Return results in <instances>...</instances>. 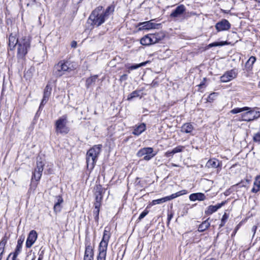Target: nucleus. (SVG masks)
<instances>
[{
  "instance_id": "obj_1",
  "label": "nucleus",
  "mask_w": 260,
  "mask_h": 260,
  "mask_svg": "<svg viewBox=\"0 0 260 260\" xmlns=\"http://www.w3.org/2000/svg\"><path fill=\"white\" fill-rule=\"evenodd\" d=\"M101 145H94L86 153L87 167L91 170L93 169L97 158L101 151Z\"/></svg>"
},
{
  "instance_id": "obj_2",
  "label": "nucleus",
  "mask_w": 260,
  "mask_h": 260,
  "mask_svg": "<svg viewBox=\"0 0 260 260\" xmlns=\"http://www.w3.org/2000/svg\"><path fill=\"white\" fill-rule=\"evenodd\" d=\"M110 236V232L106 228L104 232L102 240L99 244L97 260H106L107 246Z\"/></svg>"
},
{
  "instance_id": "obj_3",
  "label": "nucleus",
  "mask_w": 260,
  "mask_h": 260,
  "mask_svg": "<svg viewBox=\"0 0 260 260\" xmlns=\"http://www.w3.org/2000/svg\"><path fill=\"white\" fill-rule=\"evenodd\" d=\"M105 16L103 11V7H97L91 14L89 16V20L91 21V24L100 26L105 22Z\"/></svg>"
},
{
  "instance_id": "obj_4",
  "label": "nucleus",
  "mask_w": 260,
  "mask_h": 260,
  "mask_svg": "<svg viewBox=\"0 0 260 260\" xmlns=\"http://www.w3.org/2000/svg\"><path fill=\"white\" fill-rule=\"evenodd\" d=\"M30 46L29 37H24L20 39L18 44L17 55L19 58H23L27 53Z\"/></svg>"
},
{
  "instance_id": "obj_5",
  "label": "nucleus",
  "mask_w": 260,
  "mask_h": 260,
  "mask_svg": "<svg viewBox=\"0 0 260 260\" xmlns=\"http://www.w3.org/2000/svg\"><path fill=\"white\" fill-rule=\"evenodd\" d=\"M159 34H150L142 38L140 40V43L143 45H149L155 44L160 41L164 35L162 34L161 36H158Z\"/></svg>"
},
{
  "instance_id": "obj_6",
  "label": "nucleus",
  "mask_w": 260,
  "mask_h": 260,
  "mask_svg": "<svg viewBox=\"0 0 260 260\" xmlns=\"http://www.w3.org/2000/svg\"><path fill=\"white\" fill-rule=\"evenodd\" d=\"M67 120L66 117H62L56 120L55 129L57 133L66 134L69 132V128L67 126Z\"/></svg>"
},
{
  "instance_id": "obj_7",
  "label": "nucleus",
  "mask_w": 260,
  "mask_h": 260,
  "mask_svg": "<svg viewBox=\"0 0 260 260\" xmlns=\"http://www.w3.org/2000/svg\"><path fill=\"white\" fill-rule=\"evenodd\" d=\"M44 163L42 158L41 157H37V167L33 173L32 179H35L36 181H39L40 179L44 169Z\"/></svg>"
},
{
  "instance_id": "obj_8",
  "label": "nucleus",
  "mask_w": 260,
  "mask_h": 260,
  "mask_svg": "<svg viewBox=\"0 0 260 260\" xmlns=\"http://www.w3.org/2000/svg\"><path fill=\"white\" fill-rule=\"evenodd\" d=\"M70 68L67 62L60 61L54 67V73L58 77H60L66 71H69Z\"/></svg>"
},
{
  "instance_id": "obj_9",
  "label": "nucleus",
  "mask_w": 260,
  "mask_h": 260,
  "mask_svg": "<svg viewBox=\"0 0 260 260\" xmlns=\"http://www.w3.org/2000/svg\"><path fill=\"white\" fill-rule=\"evenodd\" d=\"M155 153H153V149L151 147H146L140 150L137 155L138 157L144 156V159L145 160H149L153 156L155 155Z\"/></svg>"
},
{
  "instance_id": "obj_10",
  "label": "nucleus",
  "mask_w": 260,
  "mask_h": 260,
  "mask_svg": "<svg viewBox=\"0 0 260 260\" xmlns=\"http://www.w3.org/2000/svg\"><path fill=\"white\" fill-rule=\"evenodd\" d=\"M184 193H185V190L180 191L175 193H173L170 196H167V197H164V198H162L161 199L153 200L152 201V202L150 204V205L151 206H153L156 204H161V203L166 202L168 201H170L173 199H175V198H176L179 196H180Z\"/></svg>"
},
{
  "instance_id": "obj_11",
  "label": "nucleus",
  "mask_w": 260,
  "mask_h": 260,
  "mask_svg": "<svg viewBox=\"0 0 260 260\" xmlns=\"http://www.w3.org/2000/svg\"><path fill=\"white\" fill-rule=\"evenodd\" d=\"M237 77V73L234 70H231L225 72L220 77L221 82H228Z\"/></svg>"
},
{
  "instance_id": "obj_12",
  "label": "nucleus",
  "mask_w": 260,
  "mask_h": 260,
  "mask_svg": "<svg viewBox=\"0 0 260 260\" xmlns=\"http://www.w3.org/2000/svg\"><path fill=\"white\" fill-rule=\"evenodd\" d=\"M38 237V234L37 232L34 231H31L28 236V237L26 242V246L27 248H30L34 243L36 241Z\"/></svg>"
},
{
  "instance_id": "obj_13",
  "label": "nucleus",
  "mask_w": 260,
  "mask_h": 260,
  "mask_svg": "<svg viewBox=\"0 0 260 260\" xmlns=\"http://www.w3.org/2000/svg\"><path fill=\"white\" fill-rule=\"evenodd\" d=\"M230 27V23L226 19H222L221 21L216 23L215 25L216 29L218 31L228 30Z\"/></svg>"
},
{
  "instance_id": "obj_14",
  "label": "nucleus",
  "mask_w": 260,
  "mask_h": 260,
  "mask_svg": "<svg viewBox=\"0 0 260 260\" xmlns=\"http://www.w3.org/2000/svg\"><path fill=\"white\" fill-rule=\"evenodd\" d=\"M93 257V247L90 245H86L84 260H92Z\"/></svg>"
},
{
  "instance_id": "obj_15",
  "label": "nucleus",
  "mask_w": 260,
  "mask_h": 260,
  "mask_svg": "<svg viewBox=\"0 0 260 260\" xmlns=\"http://www.w3.org/2000/svg\"><path fill=\"white\" fill-rule=\"evenodd\" d=\"M246 112L243 113L241 114L242 120L246 121H250L254 120L256 116L252 115L253 111L250 109L249 110H247Z\"/></svg>"
},
{
  "instance_id": "obj_16",
  "label": "nucleus",
  "mask_w": 260,
  "mask_h": 260,
  "mask_svg": "<svg viewBox=\"0 0 260 260\" xmlns=\"http://www.w3.org/2000/svg\"><path fill=\"white\" fill-rule=\"evenodd\" d=\"M95 202L94 203V206L95 210L94 212L96 216H98L100 211V208L101 205V202L103 199V194L99 195V194H95Z\"/></svg>"
},
{
  "instance_id": "obj_17",
  "label": "nucleus",
  "mask_w": 260,
  "mask_h": 260,
  "mask_svg": "<svg viewBox=\"0 0 260 260\" xmlns=\"http://www.w3.org/2000/svg\"><path fill=\"white\" fill-rule=\"evenodd\" d=\"M19 41L16 38V35L11 34L9 38V47L11 50H13L17 44H18Z\"/></svg>"
},
{
  "instance_id": "obj_18",
  "label": "nucleus",
  "mask_w": 260,
  "mask_h": 260,
  "mask_svg": "<svg viewBox=\"0 0 260 260\" xmlns=\"http://www.w3.org/2000/svg\"><path fill=\"white\" fill-rule=\"evenodd\" d=\"M225 204V202H222V203L215 206H209L208 207L207 210L206 211V214L208 215L212 214L213 212L216 211L218 209L221 208Z\"/></svg>"
},
{
  "instance_id": "obj_19",
  "label": "nucleus",
  "mask_w": 260,
  "mask_h": 260,
  "mask_svg": "<svg viewBox=\"0 0 260 260\" xmlns=\"http://www.w3.org/2000/svg\"><path fill=\"white\" fill-rule=\"evenodd\" d=\"M158 24H154L151 22V21H148L142 23H140L139 26H141L140 29H149L151 28H155V26Z\"/></svg>"
},
{
  "instance_id": "obj_20",
  "label": "nucleus",
  "mask_w": 260,
  "mask_h": 260,
  "mask_svg": "<svg viewBox=\"0 0 260 260\" xmlns=\"http://www.w3.org/2000/svg\"><path fill=\"white\" fill-rule=\"evenodd\" d=\"M51 90V87H50V86L49 84H47L44 89V96L42 101L41 105H43L44 103H46L47 101L48 100L49 97L50 95Z\"/></svg>"
},
{
  "instance_id": "obj_21",
  "label": "nucleus",
  "mask_w": 260,
  "mask_h": 260,
  "mask_svg": "<svg viewBox=\"0 0 260 260\" xmlns=\"http://www.w3.org/2000/svg\"><path fill=\"white\" fill-rule=\"evenodd\" d=\"M8 237L5 235L0 241V260L2 259L3 254L5 251V245L8 240Z\"/></svg>"
},
{
  "instance_id": "obj_22",
  "label": "nucleus",
  "mask_w": 260,
  "mask_h": 260,
  "mask_svg": "<svg viewBox=\"0 0 260 260\" xmlns=\"http://www.w3.org/2000/svg\"><path fill=\"white\" fill-rule=\"evenodd\" d=\"M205 199V196L202 193H192L189 196V199L192 201L196 200L204 201Z\"/></svg>"
},
{
  "instance_id": "obj_23",
  "label": "nucleus",
  "mask_w": 260,
  "mask_h": 260,
  "mask_svg": "<svg viewBox=\"0 0 260 260\" xmlns=\"http://www.w3.org/2000/svg\"><path fill=\"white\" fill-rule=\"evenodd\" d=\"M185 10V8L183 5L179 6L171 13V16L175 17H177L182 14L184 12Z\"/></svg>"
},
{
  "instance_id": "obj_24",
  "label": "nucleus",
  "mask_w": 260,
  "mask_h": 260,
  "mask_svg": "<svg viewBox=\"0 0 260 260\" xmlns=\"http://www.w3.org/2000/svg\"><path fill=\"white\" fill-rule=\"evenodd\" d=\"M219 166L220 162L215 159H209L206 165V167L208 168H216L219 167Z\"/></svg>"
},
{
  "instance_id": "obj_25",
  "label": "nucleus",
  "mask_w": 260,
  "mask_h": 260,
  "mask_svg": "<svg viewBox=\"0 0 260 260\" xmlns=\"http://www.w3.org/2000/svg\"><path fill=\"white\" fill-rule=\"evenodd\" d=\"M146 129V126L144 123H141L135 129L133 134L135 135H139Z\"/></svg>"
},
{
  "instance_id": "obj_26",
  "label": "nucleus",
  "mask_w": 260,
  "mask_h": 260,
  "mask_svg": "<svg viewBox=\"0 0 260 260\" xmlns=\"http://www.w3.org/2000/svg\"><path fill=\"white\" fill-rule=\"evenodd\" d=\"M260 188V175L257 176L254 182V187L252 189L253 192H257Z\"/></svg>"
},
{
  "instance_id": "obj_27",
  "label": "nucleus",
  "mask_w": 260,
  "mask_h": 260,
  "mask_svg": "<svg viewBox=\"0 0 260 260\" xmlns=\"http://www.w3.org/2000/svg\"><path fill=\"white\" fill-rule=\"evenodd\" d=\"M56 198L57 199V202L55 203L54 206V210L56 212H59L60 211V204L63 202V199H62L61 197L59 196Z\"/></svg>"
},
{
  "instance_id": "obj_28",
  "label": "nucleus",
  "mask_w": 260,
  "mask_h": 260,
  "mask_svg": "<svg viewBox=\"0 0 260 260\" xmlns=\"http://www.w3.org/2000/svg\"><path fill=\"white\" fill-rule=\"evenodd\" d=\"M210 226V222L208 221V219L204 221L201 224L198 228V231L199 232H203L207 229Z\"/></svg>"
},
{
  "instance_id": "obj_29",
  "label": "nucleus",
  "mask_w": 260,
  "mask_h": 260,
  "mask_svg": "<svg viewBox=\"0 0 260 260\" xmlns=\"http://www.w3.org/2000/svg\"><path fill=\"white\" fill-rule=\"evenodd\" d=\"M193 129V126L189 123L184 124L181 127V131L184 133H190Z\"/></svg>"
},
{
  "instance_id": "obj_30",
  "label": "nucleus",
  "mask_w": 260,
  "mask_h": 260,
  "mask_svg": "<svg viewBox=\"0 0 260 260\" xmlns=\"http://www.w3.org/2000/svg\"><path fill=\"white\" fill-rule=\"evenodd\" d=\"M251 109L250 108L248 107H245L243 108H236L232 110L230 112L233 114H237L243 111L249 110Z\"/></svg>"
},
{
  "instance_id": "obj_31",
  "label": "nucleus",
  "mask_w": 260,
  "mask_h": 260,
  "mask_svg": "<svg viewBox=\"0 0 260 260\" xmlns=\"http://www.w3.org/2000/svg\"><path fill=\"white\" fill-rule=\"evenodd\" d=\"M98 78V76L95 75L91 76L87 79L86 81V85L87 87H89L92 83H94Z\"/></svg>"
},
{
  "instance_id": "obj_32",
  "label": "nucleus",
  "mask_w": 260,
  "mask_h": 260,
  "mask_svg": "<svg viewBox=\"0 0 260 260\" xmlns=\"http://www.w3.org/2000/svg\"><path fill=\"white\" fill-rule=\"evenodd\" d=\"M95 193L94 194H99V195L103 194L105 190L102 187V185L100 184H96L95 187H94Z\"/></svg>"
},
{
  "instance_id": "obj_33",
  "label": "nucleus",
  "mask_w": 260,
  "mask_h": 260,
  "mask_svg": "<svg viewBox=\"0 0 260 260\" xmlns=\"http://www.w3.org/2000/svg\"><path fill=\"white\" fill-rule=\"evenodd\" d=\"M256 60V58L254 56H251L248 60L246 62V65L248 66L249 68L251 67V66L253 65V64L254 63V62Z\"/></svg>"
},
{
  "instance_id": "obj_34",
  "label": "nucleus",
  "mask_w": 260,
  "mask_h": 260,
  "mask_svg": "<svg viewBox=\"0 0 260 260\" xmlns=\"http://www.w3.org/2000/svg\"><path fill=\"white\" fill-rule=\"evenodd\" d=\"M114 11V7L112 6H109L105 12H104V15L106 18L110 13H112Z\"/></svg>"
},
{
  "instance_id": "obj_35",
  "label": "nucleus",
  "mask_w": 260,
  "mask_h": 260,
  "mask_svg": "<svg viewBox=\"0 0 260 260\" xmlns=\"http://www.w3.org/2000/svg\"><path fill=\"white\" fill-rule=\"evenodd\" d=\"M184 148V147L182 146H177L172 150V153H173V154H175L178 152H182Z\"/></svg>"
},
{
  "instance_id": "obj_36",
  "label": "nucleus",
  "mask_w": 260,
  "mask_h": 260,
  "mask_svg": "<svg viewBox=\"0 0 260 260\" xmlns=\"http://www.w3.org/2000/svg\"><path fill=\"white\" fill-rule=\"evenodd\" d=\"M139 95V91L137 90L134 91L127 98V100H131L134 98L138 97Z\"/></svg>"
},
{
  "instance_id": "obj_37",
  "label": "nucleus",
  "mask_w": 260,
  "mask_h": 260,
  "mask_svg": "<svg viewBox=\"0 0 260 260\" xmlns=\"http://www.w3.org/2000/svg\"><path fill=\"white\" fill-rule=\"evenodd\" d=\"M216 94L217 93L215 92H213L211 93L207 98V101L208 102H213L214 100L215 97L216 96Z\"/></svg>"
},
{
  "instance_id": "obj_38",
  "label": "nucleus",
  "mask_w": 260,
  "mask_h": 260,
  "mask_svg": "<svg viewBox=\"0 0 260 260\" xmlns=\"http://www.w3.org/2000/svg\"><path fill=\"white\" fill-rule=\"evenodd\" d=\"M226 44V42H220V43L214 42V43L210 44L208 45V47L209 48H211V47H216V46H222V45H223Z\"/></svg>"
},
{
  "instance_id": "obj_39",
  "label": "nucleus",
  "mask_w": 260,
  "mask_h": 260,
  "mask_svg": "<svg viewBox=\"0 0 260 260\" xmlns=\"http://www.w3.org/2000/svg\"><path fill=\"white\" fill-rule=\"evenodd\" d=\"M253 141L255 142H260V132L257 133L253 136Z\"/></svg>"
},
{
  "instance_id": "obj_40",
  "label": "nucleus",
  "mask_w": 260,
  "mask_h": 260,
  "mask_svg": "<svg viewBox=\"0 0 260 260\" xmlns=\"http://www.w3.org/2000/svg\"><path fill=\"white\" fill-rule=\"evenodd\" d=\"M228 218V216L227 215V214L226 213H224V214L223 215L222 219H221V223L220 224V227L224 225L225 221V220H226Z\"/></svg>"
},
{
  "instance_id": "obj_41",
  "label": "nucleus",
  "mask_w": 260,
  "mask_h": 260,
  "mask_svg": "<svg viewBox=\"0 0 260 260\" xmlns=\"http://www.w3.org/2000/svg\"><path fill=\"white\" fill-rule=\"evenodd\" d=\"M145 64H146V62H143V63H140L139 64L134 65V66H133L131 67L130 69L131 70L136 69H137L139 67H141L142 66L145 65Z\"/></svg>"
},
{
  "instance_id": "obj_42",
  "label": "nucleus",
  "mask_w": 260,
  "mask_h": 260,
  "mask_svg": "<svg viewBox=\"0 0 260 260\" xmlns=\"http://www.w3.org/2000/svg\"><path fill=\"white\" fill-rule=\"evenodd\" d=\"M148 213V211H143L139 216V219L141 220Z\"/></svg>"
},
{
  "instance_id": "obj_43",
  "label": "nucleus",
  "mask_w": 260,
  "mask_h": 260,
  "mask_svg": "<svg viewBox=\"0 0 260 260\" xmlns=\"http://www.w3.org/2000/svg\"><path fill=\"white\" fill-rule=\"evenodd\" d=\"M174 154H173V153H172V151H167L166 153H165V156H167V157H169L171 155H173Z\"/></svg>"
},
{
  "instance_id": "obj_44",
  "label": "nucleus",
  "mask_w": 260,
  "mask_h": 260,
  "mask_svg": "<svg viewBox=\"0 0 260 260\" xmlns=\"http://www.w3.org/2000/svg\"><path fill=\"white\" fill-rule=\"evenodd\" d=\"M71 46L73 48H75L77 46V42L76 41H72L71 43Z\"/></svg>"
},
{
  "instance_id": "obj_45",
  "label": "nucleus",
  "mask_w": 260,
  "mask_h": 260,
  "mask_svg": "<svg viewBox=\"0 0 260 260\" xmlns=\"http://www.w3.org/2000/svg\"><path fill=\"white\" fill-rule=\"evenodd\" d=\"M19 253V250H16L15 252L13 254V255H16V256H17L18 254Z\"/></svg>"
},
{
  "instance_id": "obj_46",
  "label": "nucleus",
  "mask_w": 260,
  "mask_h": 260,
  "mask_svg": "<svg viewBox=\"0 0 260 260\" xmlns=\"http://www.w3.org/2000/svg\"><path fill=\"white\" fill-rule=\"evenodd\" d=\"M23 239H24V238H23V239L22 240H21V239L18 240V244H21L22 243Z\"/></svg>"
},
{
  "instance_id": "obj_47",
  "label": "nucleus",
  "mask_w": 260,
  "mask_h": 260,
  "mask_svg": "<svg viewBox=\"0 0 260 260\" xmlns=\"http://www.w3.org/2000/svg\"><path fill=\"white\" fill-rule=\"evenodd\" d=\"M173 217L172 214H170L168 216V220L170 221Z\"/></svg>"
},
{
  "instance_id": "obj_48",
  "label": "nucleus",
  "mask_w": 260,
  "mask_h": 260,
  "mask_svg": "<svg viewBox=\"0 0 260 260\" xmlns=\"http://www.w3.org/2000/svg\"><path fill=\"white\" fill-rule=\"evenodd\" d=\"M16 257H17V256H16V255L13 254L12 260H15Z\"/></svg>"
},
{
  "instance_id": "obj_49",
  "label": "nucleus",
  "mask_w": 260,
  "mask_h": 260,
  "mask_svg": "<svg viewBox=\"0 0 260 260\" xmlns=\"http://www.w3.org/2000/svg\"><path fill=\"white\" fill-rule=\"evenodd\" d=\"M256 228H256V226H253V228H252V229H253V230L254 231V232H255V231H256Z\"/></svg>"
},
{
  "instance_id": "obj_50",
  "label": "nucleus",
  "mask_w": 260,
  "mask_h": 260,
  "mask_svg": "<svg viewBox=\"0 0 260 260\" xmlns=\"http://www.w3.org/2000/svg\"><path fill=\"white\" fill-rule=\"evenodd\" d=\"M42 258H43V256L40 255V256H39V257L38 258V260H42Z\"/></svg>"
},
{
  "instance_id": "obj_51",
  "label": "nucleus",
  "mask_w": 260,
  "mask_h": 260,
  "mask_svg": "<svg viewBox=\"0 0 260 260\" xmlns=\"http://www.w3.org/2000/svg\"><path fill=\"white\" fill-rule=\"evenodd\" d=\"M126 77V75H123L121 76V78H124Z\"/></svg>"
},
{
  "instance_id": "obj_52",
  "label": "nucleus",
  "mask_w": 260,
  "mask_h": 260,
  "mask_svg": "<svg viewBox=\"0 0 260 260\" xmlns=\"http://www.w3.org/2000/svg\"><path fill=\"white\" fill-rule=\"evenodd\" d=\"M11 254H11V253H10V254L9 255V256H8V258H7V260H8L9 257L10 256V255H11Z\"/></svg>"
},
{
  "instance_id": "obj_53",
  "label": "nucleus",
  "mask_w": 260,
  "mask_h": 260,
  "mask_svg": "<svg viewBox=\"0 0 260 260\" xmlns=\"http://www.w3.org/2000/svg\"><path fill=\"white\" fill-rule=\"evenodd\" d=\"M246 182H247V184H248L249 181L248 180H246Z\"/></svg>"
},
{
  "instance_id": "obj_54",
  "label": "nucleus",
  "mask_w": 260,
  "mask_h": 260,
  "mask_svg": "<svg viewBox=\"0 0 260 260\" xmlns=\"http://www.w3.org/2000/svg\"><path fill=\"white\" fill-rule=\"evenodd\" d=\"M173 166H174V167H177V166L176 165H175V164H173Z\"/></svg>"
},
{
  "instance_id": "obj_55",
  "label": "nucleus",
  "mask_w": 260,
  "mask_h": 260,
  "mask_svg": "<svg viewBox=\"0 0 260 260\" xmlns=\"http://www.w3.org/2000/svg\"><path fill=\"white\" fill-rule=\"evenodd\" d=\"M258 86L260 87V82H259Z\"/></svg>"
},
{
  "instance_id": "obj_56",
  "label": "nucleus",
  "mask_w": 260,
  "mask_h": 260,
  "mask_svg": "<svg viewBox=\"0 0 260 260\" xmlns=\"http://www.w3.org/2000/svg\"><path fill=\"white\" fill-rule=\"evenodd\" d=\"M32 260H34V258H33Z\"/></svg>"
},
{
  "instance_id": "obj_57",
  "label": "nucleus",
  "mask_w": 260,
  "mask_h": 260,
  "mask_svg": "<svg viewBox=\"0 0 260 260\" xmlns=\"http://www.w3.org/2000/svg\"><path fill=\"white\" fill-rule=\"evenodd\" d=\"M80 1H81L82 0H79Z\"/></svg>"
}]
</instances>
